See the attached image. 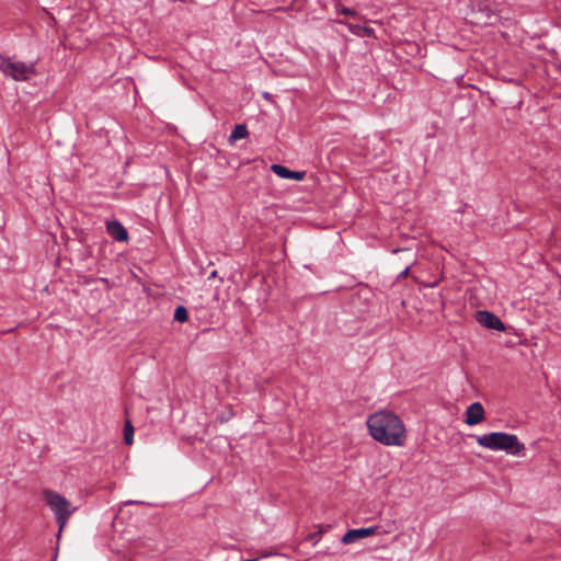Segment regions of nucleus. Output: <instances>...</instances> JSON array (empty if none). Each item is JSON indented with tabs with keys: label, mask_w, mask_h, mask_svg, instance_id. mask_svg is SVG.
I'll return each instance as SVG.
<instances>
[{
	"label": "nucleus",
	"mask_w": 561,
	"mask_h": 561,
	"mask_svg": "<svg viewBox=\"0 0 561 561\" xmlns=\"http://www.w3.org/2000/svg\"><path fill=\"white\" fill-rule=\"evenodd\" d=\"M215 277H217V271H213V272L209 274L208 279H213V278H215Z\"/></svg>",
	"instance_id": "17"
},
{
	"label": "nucleus",
	"mask_w": 561,
	"mask_h": 561,
	"mask_svg": "<svg viewBox=\"0 0 561 561\" xmlns=\"http://www.w3.org/2000/svg\"><path fill=\"white\" fill-rule=\"evenodd\" d=\"M248 134H249V131H248L247 125L238 124L234 126V128L232 129V131L229 136V142L233 144L237 140L243 139L248 136Z\"/></svg>",
	"instance_id": "11"
},
{
	"label": "nucleus",
	"mask_w": 561,
	"mask_h": 561,
	"mask_svg": "<svg viewBox=\"0 0 561 561\" xmlns=\"http://www.w3.org/2000/svg\"><path fill=\"white\" fill-rule=\"evenodd\" d=\"M378 527H366V528H356L350 529L344 536L341 538V542L344 545L353 543L359 539L369 537L377 533Z\"/></svg>",
	"instance_id": "7"
},
{
	"label": "nucleus",
	"mask_w": 561,
	"mask_h": 561,
	"mask_svg": "<svg viewBox=\"0 0 561 561\" xmlns=\"http://www.w3.org/2000/svg\"><path fill=\"white\" fill-rule=\"evenodd\" d=\"M473 23L492 25L500 20L499 4L491 0H477L472 5Z\"/></svg>",
	"instance_id": "4"
},
{
	"label": "nucleus",
	"mask_w": 561,
	"mask_h": 561,
	"mask_svg": "<svg viewBox=\"0 0 561 561\" xmlns=\"http://www.w3.org/2000/svg\"><path fill=\"white\" fill-rule=\"evenodd\" d=\"M271 170L282 179H290L296 181H301L305 179V172L291 171L282 164L274 163L271 165Z\"/></svg>",
	"instance_id": "10"
},
{
	"label": "nucleus",
	"mask_w": 561,
	"mask_h": 561,
	"mask_svg": "<svg viewBox=\"0 0 561 561\" xmlns=\"http://www.w3.org/2000/svg\"><path fill=\"white\" fill-rule=\"evenodd\" d=\"M410 267L411 265H408L400 274H399V278H403V277H407L408 274H409V271H410Z\"/></svg>",
	"instance_id": "16"
},
{
	"label": "nucleus",
	"mask_w": 561,
	"mask_h": 561,
	"mask_svg": "<svg viewBox=\"0 0 561 561\" xmlns=\"http://www.w3.org/2000/svg\"><path fill=\"white\" fill-rule=\"evenodd\" d=\"M364 32H365V34L370 35V33L373 32V30H371V28H368V27H364Z\"/></svg>",
	"instance_id": "18"
},
{
	"label": "nucleus",
	"mask_w": 561,
	"mask_h": 561,
	"mask_svg": "<svg viewBox=\"0 0 561 561\" xmlns=\"http://www.w3.org/2000/svg\"><path fill=\"white\" fill-rule=\"evenodd\" d=\"M0 71L15 81H25L35 73V67L33 62L19 61L0 55Z\"/></svg>",
	"instance_id": "3"
},
{
	"label": "nucleus",
	"mask_w": 561,
	"mask_h": 561,
	"mask_svg": "<svg viewBox=\"0 0 561 561\" xmlns=\"http://www.w3.org/2000/svg\"><path fill=\"white\" fill-rule=\"evenodd\" d=\"M106 229L115 240L121 242L128 240V231L118 220L107 221Z\"/></svg>",
	"instance_id": "9"
},
{
	"label": "nucleus",
	"mask_w": 561,
	"mask_h": 561,
	"mask_svg": "<svg viewBox=\"0 0 561 561\" xmlns=\"http://www.w3.org/2000/svg\"><path fill=\"white\" fill-rule=\"evenodd\" d=\"M367 427L371 437L386 446L401 447L405 443V426L393 412L379 411L369 415Z\"/></svg>",
	"instance_id": "1"
},
{
	"label": "nucleus",
	"mask_w": 561,
	"mask_h": 561,
	"mask_svg": "<svg viewBox=\"0 0 561 561\" xmlns=\"http://www.w3.org/2000/svg\"><path fill=\"white\" fill-rule=\"evenodd\" d=\"M43 496H44L47 505L54 512V514L56 516V520L59 525V533H61L62 529L67 525V520H68V516H69V512H68L69 502L67 501L66 497L61 496L57 492H54V491L47 490V489H45L43 491ZM59 536H60V534H58V537Z\"/></svg>",
	"instance_id": "5"
},
{
	"label": "nucleus",
	"mask_w": 561,
	"mask_h": 561,
	"mask_svg": "<svg viewBox=\"0 0 561 561\" xmlns=\"http://www.w3.org/2000/svg\"><path fill=\"white\" fill-rule=\"evenodd\" d=\"M340 12H341L342 14H344V15H350V16H353V15H355V14H356V11H355V10H353V9H351V8H346V7H342V8L340 9Z\"/></svg>",
	"instance_id": "15"
},
{
	"label": "nucleus",
	"mask_w": 561,
	"mask_h": 561,
	"mask_svg": "<svg viewBox=\"0 0 561 561\" xmlns=\"http://www.w3.org/2000/svg\"><path fill=\"white\" fill-rule=\"evenodd\" d=\"M465 415L467 425H477L484 420V408L480 402H473L467 408Z\"/></svg>",
	"instance_id": "8"
},
{
	"label": "nucleus",
	"mask_w": 561,
	"mask_h": 561,
	"mask_svg": "<svg viewBox=\"0 0 561 561\" xmlns=\"http://www.w3.org/2000/svg\"><path fill=\"white\" fill-rule=\"evenodd\" d=\"M133 438H134V426L130 421H126L124 424V440L127 445H131Z\"/></svg>",
	"instance_id": "13"
},
{
	"label": "nucleus",
	"mask_w": 561,
	"mask_h": 561,
	"mask_svg": "<svg viewBox=\"0 0 561 561\" xmlns=\"http://www.w3.org/2000/svg\"><path fill=\"white\" fill-rule=\"evenodd\" d=\"M477 443L491 450H505L507 454L518 456L525 450V445L515 434L493 432L477 437Z\"/></svg>",
	"instance_id": "2"
},
{
	"label": "nucleus",
	"mask_w": 561,
	"mask_h": 561,
	"mask_svg": "<svg viewBox=\"0 0 561 561\" xmlns=\"http://www.w3.org/2000/svg\"><path fill=\"white\" fill-rule=\"evenodd\" d=\"M321 535H322V530L311 533L306 537V540L312 541L313 545H316L320 540Z\"/></svg>",
	"instance_id": "14"
},
{
	"label": "nucleus",
	"mask_w": 561,
	"mask_h": 561,
	"mask_svg": "<svg viewBox=\"0 0 561 561\" xmlns=\"http://www.w3.org/2000/svg\"><path fill=\"white\" fill-rule=\"evenodd\" d=\"M174 320L184 323L188 320V311L184 306H178L174 310Z\"/></svg>",
	"instance_id": "12"
},
{
	"label": "nucleus",
	"mask_w": 561,
	"mask_h": 561,
	"mask_svg": "<svg viewBox=\"0 0 561 561\" xmlns=\"http://www.w3.org/2000/svg\"><path fill=\"white\" fill-rule=\"evenodd\" d=\"M476 320L482 327L496 331H505V324L503 321L493 312L488 310H479L476 313Z\"/></svg>",
	"instance_id": "6"
}]
</instances>
